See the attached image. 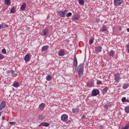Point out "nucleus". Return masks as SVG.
<instances>
[{
    "instance_id": "2eb2a0df",
    "label": "nucleus",
    "mask_w": 129,
    "mask_h": 129,
    "mask_svg": "<svg viewBox=\"0 0 129 129\" xmlns=\"http://www.w3.org/2000/svg\"><path fill=\"white\" fill-rule=\"evenodd\" d=\"M107 31V28L105 26V25H103L101 28V32L103 33V32H106Z\"/></svg>"
},
{
    "instance_id": "4be33fe9",
    "label": "nucleus",
    "mask_w": 129,
    "mask_h": 129,
    "mask_svg": "<svg viewBox=\"0 0 129 129\" xmlns=\"http://www.w3.org/2000/svg\"><path fill=\"white\" fill-rule=\"evenodd\" d=\"M46 79L47 81H50V80H52V77L51 75H48L46 76Z\"/></svg>"
},
{
    "instance_id": "9b49d317",
    "label": "nucleus",
    "mask_w": 129,
    "mask_h": 129,
    "mask_svg": "<svg viewBox=\"0 0 129 129\" xmlns=\"http://www.w3.org/2000/svg\"><path fill=\"white\" fill-rule=\"evenodd\" d=\"M79 19H80V17H79V15L76 14L73 17L72 20L74 21V22H76V21H78Z\"/></svg>"
},
{
    "instance_id": "ddd939ff",
    "label": "nucleus",
    "mask_w": 129,
    "mask_h": 129,
    "mask_svg": "<svg viewBox=\"0 0 129 129\" xmlns=\"http://www.w3.org/2000/svg\"><path fill=\"white\" fill-rule=\"evenodd\" d=\"M77 65H78L77 58L76 57V55H75L74 57V66L77 67Z\"/></svg>"
},
{
    "instance_id": "ea45409f",
    "label": "nucleus",
    "mask_w": 129,
    "mask_h": 129,
    "mask_svg": "<svg viewBox=\"0 0 129 129\" xmlns=\"http://www.w3.org/2000/svg\"><path fill=\"white\" fill-rule=\"evenodd\" d=\"M10 124H12V125H15L16 124V122H10Z\"/></svg>"
},
{
    "instance_id": "6ab92c4d",
    "label": "nucleus",
    "mask_w": 129,
    "mask_h": 129,
    "mask_svg": "<svg viewBox=\"0 0 129 129\" xmlns=\"http://www.w3.org/2000/svg\"><path fill=\"white\" fill-rule=\"evenodd\" d=\"M9 25L7 24H0V30L1 29H5V28H8Z\"/></svg>"
},
{
    "instance_id": "4468645a",
    "label": "nucleus",
    "mask_w": 129,
    "mask_h": 129,
    "mask_svg": "<svg viewBox=\"0 0 129 129\" xmlns=\"http://www.w3.org/2000/svg\"><path fill=\"white\" fill-rule=\"evenodd\" d=\"M26 8H27V5L26 3H23L21 6L20 10L21 11H25V10H26Z\"/></svg>"
},
{
    "instance_id": "0eeeda50",
    "label": "nucleus",
    "mask_w": 129,
    "mask_h": 129,
    "mask_svg": "<svg viewBox=\"0 0 129 129\" xmlns=\"http://www.w3.org/2000/svg\"><path fill=\"white\" fill-rule=\"evenodd\" d=\"M61 120L62 121H67L68 120V115L63 114L61 116Z\"/></svg>"
},
{
    "instance_id": "412c9836",
    "label": "nucleus",
    "mask_w": 129,
    "mask_h": 129,
    "mask_svg": "<svg viewBox=\"0 0 129 129\" xmlns=\"http://www.w3.org/2000/svg\"><path fill=\"white\" fill-rule=\"evenodd\" d=\"M93 84H94L93 82L90 81V82H88V83H87V85L89 87H91L92 86H93Z\"/></svg>"
},
{
    "instance_id": "a19ab883",
    "label": "nucleus",
    "mask_w": 129,
    "mask_h": 129,
    "mask_svg": "<svg viewBox=\"0 0 129 129\" xmlns=\"http://www.w3.org/2000/svg\"><path fill=\"white\" fill-rule=\"evenodd\" d=\"M104 108H105V109H108V105H105Z\"/></svg>"
},
{
    "instance_id": "49530a36",
    "label": "nucleus",
    "mask_w": 129,
    "mask_h": 129,
    "mask_svg": "<svg viewBox=\"0 0 129 129\" xmlns=\"http://www.w3.org/2000/svg\"><path fill=\"white\" fill-rule=\"evenodd\" d=\"M125 102H128V103H129V100H126V99Z\"/></svg>"
},
{
    "instance_id": "79ce46f5",
    "label": "nucleus",
    "mask_w": 129,
    "mask_h": 129,
    "mask_svg": "<svg viewBox=\"0 0 129 129\" xmlns=\"http://www.w3.org/2000/svg\"><path fill=\"white\" fill-rule=\"evenodd\" d=\"M11 73V71L8 70L6 71V74H10Z\"/></svg>"
},
{
    "instance_id": "7c9ffc66",
    "label": "nucleus",
    "mask_w": 129,
    "mask_h": 129,
    "mask_svg": "<svg viewBox=\"0 0 129 129\" xmlns=\"http://www.w3.org/2000/svg\"><path fill=\"white\" fill-rule=\"evenodd\" d=\"M2 53L5 54H7V50L5 48H3L2 50Z\"/></svg>"
},
{
    "instance_id": "c9c22d12",
    "label": "nucleus",
    "mask_w": 129,
    "mask_h": 129,
    "mask_svg": "<svg viewBox=\"0 0 129 129\" xmlns=\"http://www.w3.org/2000/svg\"><path fill=\"white\" fill-rule=\"evenodd\" d=\"M39 119H41V120H43V119H44V116H43L42 115H40L39 116Z\"/></svg>"
},
{
    "instance_id": "473e14b6",
    "label": "nucleus",
    "mask_w": 129,
    "mask_h": 129,
    "mask_svg": "<svg viewBox=\"0 0 129 129\" xmlns=\"http://www.w3.org/2000/svg\"><path fill=\"white\" fill-rule=\"evenodd\" d=\"M72 16V13L71 12L68 13L66 16L67 18H69V17H71Z\"/></svg>"
},
{
    "instance_id": "8fccbe9b",
    "label": "nucleus",
    "mask_w": 129,
    "mask_h": 129,
    "mask_svg": "<svg viewBox=\"0 0 129 129\" xmlns=\"http://www.w3.org/2000/svg\"><path fill=\"white\" fill-rule=\"evenodd\" d=\"M119 30H121V27H119Z\"/></svg>"
},
{
    "instance_id": "6e6552de",
    "label": "nucleus",
    "mask_w": 129,
    "mask_h": 129,
    "mask_svg": "<svg viewBox=\"0 0 129 129\" xmlns=\"http://www.w3.org/2000/svg\"><path fill=\"white\" fill-rule=\"evenodd\" d=\"M6 101H3L0 104V110L2 111L5 107H6Z\"/></svg>"
},
{
    "instance_id": "7ed1b4c3",
    "label": "nucleus",
    "mask_w": 129,
    "mask_h": 129,
    "mask_svg": "<svg viewBox=\"0 0 129 129\" xmlns=\"http://www.w3.org/2000/svg\"><path fill=\"white\" fill-rule=\"evenodd\" d=\"M114 80L115 82L118 83L120 81V75H119V73H117L114 76Z\"/></svg>"
},
{
    "instance_id": "a211bd4d",
    "label": "nucleus",
    "mask_w": 129,
    "mask_h": 129,
    "mask_svg": "<svg viewBox=\"0 0 129 129\" xmlns=\"http://www.w3.org/2000/svg\"><path fill=\"white\" fill-rule=\"evenodd\" d=\"M30 59V55L29 54H26L24 57V60L26 62H28Z\"/></svg>"
},
{
    "instance_id": "f257e3e1",
    "label": "nucleus",
    "mask_w": 129,
    "mask_h": 129,
    "mask_svg": "<svg viewBox=\"0 0 129 129\" xmlns=\"http://www.w3.org/2000/svg\"><path fill=\"white\" fill-rule=\"evenodd\" d=\"M84 67L83 63H80L77 68V71L78 72V76L79 78L82 77L83 72H84Z\"/></svg>"
},
{
    "instance_id": "f3484780",
    "label": "nucleus",
    "mask_w": 129,
    "mask_h": 129,
    "mask_svg": "<svg viewBox=\"0 0 129 129\" xmlns=\"http://www.w3.org/2000/svg\"><path fill=\"white\" fill-rule=\"evenodd\" d=\"M39 108L40 110H41V109H44V108H45V103H41L39 106Z\"/></svg>"
},
{
    "instance_id": "37998d69",
    "label": "nucleus",
    "mask_w": 129,
    "mask_h": 129,
    "mask_svg": "<svg viewBox=\"0 0 129 129\" xmlns=\"http://www.w3.org/2000/svg\"><path fill=\"white\" fill-rule=\"evenodd\" d=\"M82 119H84V118H85V115H83V116L82 117Z\"/></svg>"
},
{
    "instance_id": "aec40b11",
    "label": "nucleus",
    "mask_w": 129,
    "mask_h": 129,
    "mask_svg": "<svg viewBox=\"0 0 129 129\" xmlns=\"http://www.w3.org/2000/svg\"><path fill=\"white\" fill-rule=\"evenodd\" d=\"M114 54H115V52L112 50H111L109 52V55L110 56V57H112V56H113V55H114Z\"/></svg>"
},
{
    "instance_id": "72a5a7b5",
    "label": "nucleus",
    "mask_w": 129,
    "mask_h": 129,
    "mask_svg": "<svg viewBox=\"0 0 129 129\" xmlns=\"http://www.w3.org/2000/svg\"><path fill=\"white\" fill-rule=\"evenodd\" d=\"M102 84V82L101 81H98L97 82V85H100Z\"/></svg>"
},
{
    "instance_id": "5701e85b",
    "label": "nucleus",
    "mask_w": 129,
    "mask_h": 129,
    "mask_svg": "<svg viewBox=\"0 0 129 129\" xmlns=\"http://www.w3.org/2000/svg\"><path fill=\"white\" fill-rule=\"evenodd\" d=\"M129 86V84L127 83V84H124L123 85V89H126L127 88H128Z\"/></svg>"
},
{
    "instance_id": "f03ea898",
    "label": "nucleus",
    "mask_w": 129,
    "mask_h": 129,
    "mask_svg": "<svg viewBox=\"0 0 129 129\" xmlns=\"http://www.w3.org/2000/svg\"><path fill=\"white\" fill-rule=\"evenodd\" d=\"M68 12V10H65L63 11H60L57 13L58 16H59V17H61V18H65V16L66 15V13Z\"/></svg>"
},
{
    "instance_id": "de8ad7c7",
    "label": "nucleus",
    "mask_w": 129,
    "mask_h": 129,
    "mask_svg": "<svg viewBox=\"0 0 129 129\" xmlns=\"http://www.w3.org/2000/svg\"><path fill=\"white\" fill-rule=\"evenodd\" d=\"M66 42H67V43H69V40H66Z\"/></svg>"
},
{
    "instance_id": "1a4fd4ad",
    "label": "nucleus",
    "mask_w": 129,
    "mask_h": 129,
    "mask_svg": "<svg viewBox=\"0 0 129 129\" xmlns=\"http://www.w3.org/2000/svg\"><path fill=\"white\" fill-rule=\"evenodd\" d=\"M102 50V47L101 46H96L95 47V51L96 53H100V51Z\"/></svg>"
},
{
    "instance_id": "b1692460",
    "label": "nucleus",
    "mask_w": 129,
    "mask_h": 129,
    "mask_svg": "<svg viewBox=\"0 0 129 129\" xmlns=\"http://www.w3.org/2000/svg\"><path fill=\"white\" fill-rule=\"evenodd\" d=\"M5 3L7 6L11 5V0H5Z\"/></svg>"
},
{
    "instance_id": "2f4dec72",
    "label": "nucleus",
    "mask_w": 129,
    "mask_h": 129,
    "mask_svg": "<svg viewBox=\"0 0 129 129\" xmlns=\"http://www.w3.org/2000/svg\"><path fill=\"white\" fill-rule=\"evenodd\" d=\"M107 90H108V88L107 87H105L103 89V92H107Z\"/></svg>"
},
{
    "instance_id": "09e8293b",
    "label": "nucleus",
    "mask_w": 129,
    "mask_h": 129,
    "mask_svg": "<svg viewBox=\"0 0 129 129\" xmlns=\"http://www.w3.org/2000/svg\"><path fill=\"white\" fill-rule=\"evenodd\" d=\"M126 31H127V32H129V28H127Z\"/></svg>"
},
{
    "instance_id": "c03bdc74",
    "label": "nucleus",
    "mask_w": 129,
    "mask_h": 129,
    "mask_svg": "<svg viewBox=\"0 0 129 129\" xmlns=\"http://www.w3.org/2000/svg\"><path fill=\"white\" fill-rule=\"evenodd\" d=\"M2 119L3 120H5V116H2Z\"/></svg>"
},
{
    "instance_id": "bb28decb",
    "label": "nucleus",
    "mask_w": 129,
    "mask_h": 129,
    "mask_svg": "<svg viewBox=\"0 0 129 129\" xmlns=\"http://www.w3.org/2000/svg\"><path fill=\"white\" fill-rule=\"evenodd\" d=\"M15 12H16V10H15V7H12L10 11V13L11 14H15Z\"/></svg>"
},
{
    "instance_id": "58836bf2",
    "label": "nucleus",
    "mask_w": 129,
    "mask_h": 129,
    "mask_svg": "<svg viewBox=\"0 0 129 129\" xmlns=\"http://www.w3.org/2000/svg\"><path fill=\"white\" fill-rule=\"evenodd\" d=\"M11 74L12 76H15V71L12 70L11 71Z\"/></svg>"
},
{
    "instance_id": "dca6fc26",
    "label": "nucleus",
    "mask_w": 129,
    "mask_h": 129,
    "mask_svg": "<svg viewBox=\"0 0 129 129\" xmlns=\"http://www.w3.org/2000/svg\"><path fill=\"white\" fill-rule=\"evenodd\" d=\"M48 49H49V46L48 45L44 46L43 47H42L41 51L42 52H44V51H46V50H48Z\"/></svg>"
},
{
    "instance_id": "393cba45",
    "label": "nucleus",
    "mask_w": 129,
    "mask_h": 129,
    "mask_svg": "<svg viewBox=\"0 0 129 129\" xmlns=\"http://www.w3.org/2000/svg\"><path fill=\"white\" fill-rule=\"evenodd\" d=\"M72 111L74 113L79 112V109L78 108L73 109Z\"/></svg>"
},
{
    "instance_id": "c756f323",
    "label": "nucleus",
    "mask_w": 129,
    "mask_h": 129,
    "mask_svg": "<svg viewBox=\"0 0 129 129\" xmlns=\"http://www.w3.org/2000/svg\"><path fill=\"white\" fill-rule=\"evenodd\" d=\"M19 84L18 82L14 83L13 85V86L14 87H19Z\"/></svg>"
},
{
    "instance_id": "f704fd0d",
    "label": "nucleus",
    "mask_w": 129,
    "mask_h": 129,
    "mask_svg": "<svg viewBox=\"0 0 129 129\" xmlns=\"http://www.w3.org/2000/svg\"><path fill=\"white\" fill-rule=\"evenodd\" d=\"M128 128H129V124H126L124 127L122 128V129H128Z\"/></svg>"
},
{
    "instance_id": "20e7f679",
    "label": "nucleus",
    "mask_w": 129,
    "mask_h": 129,
    "mask_svg": "<svg viewBox=\"0 0 129 129\" xmlns=\"http://www.w3.org/2000/svg\"><path fill=\"white\" fill-rule=\"evenodd\" d=\"M123 3V0H114V5L115 7L120 6Z\"/></svg>"
},
{
    "instance_id": "e433bc0d",
    "label": "nucleus",
    "mask_w": 129,
    "mask_h": 129,
    "mask_svg": "<svg viewBox=\"0 0 129 129\" xmlns=\"http://www.w3.org/2000/svg\"><path fill=\"white\" fill-rule=\"evenodd\" d=\"M5 58V56L3 55V54L0 53V60H2Z\"/></svg>"
},
{
    "instance_id": "39448f33",
    "label": "nucleus",
    "mask_w": 129,
    "mask_h": 129,
    "mask_svg": "<svg viewBox=\"0 0 129 129\" xmlns=\"http://www.w3.org/2000/svg\"><path fill=\"white\" fill-rule=\"evenodd\" d=\"M99 94V90L98 89H94L92 90L91 96H96Z\"/></svg>"
},
{
    "instance_id": "a18cd8bd",
    "label": "nucleus",
    "mask_w": 129,
    "mask_h": 129,
    "mask_svg": "<svg viewBox=\"0 0 129 129\" xmlns=\"http://www.w3.org/2000/svg\"><path fill=\"white\" fill-rule=\"evenodd\" d=\"M47 20H48V19H50V16H47Z\"/></svg>"
},
{
    "instance_id": "4c0bfd02",
    "label": "nucleus",
    "mask_w": 129,
    "mask_h": 129,
    "mask_svg": "<svg viewBox=\"0 0 129 129\" xmlns=\"http://www.w3.org/2000/svg\"><path fill=\"white\" fill-rule=\"evenodd\" d=\"M126 100V98L125 97H123L121 99V101L122 102H125V100Z\"/></svg>"
},
{
    "instance_id": "9d476101",
    "label": "nucleus",
    "mask_w": 129,
    "mask_h": 129,
    "mask_svg": "<svg viewBox=\"0 0 129 129\" xmlns=\"http://www.w3.org/2000/svg\"><path fill=\"white\" fill-rule=\"evenodd\" d=\"M49 125H50V123H47L46 122H41L39 124V126H49Z\"/></svg>"
},
{
    "instance_id": "423d86ee",
    "label": "nucleus",
    "mask_w": 129,
    "mask_h": 129,
    "mask_svg": "<svg viewBox=\"0 0 129 129\" xmlns=\"http://www.w3.org/2000/svg\"><path fill=\"white\" fill-rule=\"evenodd\" d=\"M49 34V30L48 29L45 28L42 30V35L43 37H47Z\"/></svg>"
},
{
    "instance_id": "a878e982",
    "label": "nucleus",
    "mask_w": 129,
    "mask_h": 129,
    "mask_svg": "<svg viewBox=\"0 0 129 129\" xmlns=\"http://www.w3.org/2000/svg\"><path fill=\"white\" fill-rule=\"evenodd\" d=\"M124 111L126 113H129V106L125 107Z\"/></svg>"
},
{
    "instance_id": "c85d7f7f",
    "label": "nucleus",
    "mask_w": 129,
    "mask_h": 129,
    "mask_svg": "<svg viewBox=\"0 0 129 129\" xmlns=\"http://www.w3.org/2000/svg\"><path fill=\"white\" fill-rule=\"evenodd\" d=\"M79 4L82 6L84 5V0H79Z\"/></svg>"
},
{
    "instance_id": "cd10ccee",
    "label": "nucleus",
    "mask_w": 129,
    "mask_h": 129,
    "mask_svg": "<svg viewBox=\"0 0 129 129\" xmlns=\"http://www.w3.org/2000/svg\"><path fill=\"white\" fill-rule=\"evenodd\" d=\"M93 42H94V38L90 39L89 42V45H92V44H93Z\"/></svg>"
},
{
    "instance_id": "3c124183",
    "label": "nucleus",
    "mask_w": 129,
    "mask_h": 129,
    "mask_svg": "<svg viewBox=\"0 0 129 129\" xmlns=\"http://www.w3.org/2000/svg\"><path fill=\"white\" fill-rule=\"evenodd\" d=\"M1 115H2V112H0V117H1Z\"/></svg>"
},
{
    "instance_id": "f8f14e48",
    "label": "nucleus",
    "mask_w": 129,
    "mask_h": 129,
    "mask_svg": "<svg viewBox=\"0 0 129 129\" xmlns=\"http://www.w3.org/2000/svg\"><path fill=\"white\" fill-rule=\"evenodd\" d=\"M58 56H60L61 57H62V56H64V55H65V52H64V50L60 49L58 52Z\"/></svg>"
}]
</instances>
